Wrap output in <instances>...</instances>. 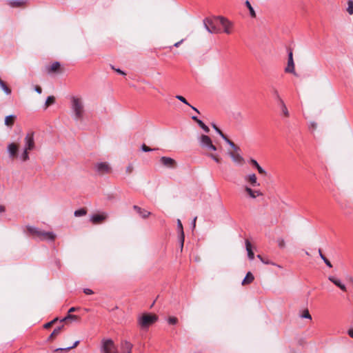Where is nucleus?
I'll list each match as a JSON object with an SVG mask.
<instances>
[{
  "mask_svg": "<svg viewBox=\"0 0 353 353\" xmlns=\"http://www.w3.org/2000/svg\"><path fill=\"white\" fill-rule=\"evenodd\" d=\"M72 117L76 122L81 121L85 113L84 100L79 96H71L70 98Z\"/></svg>",
  "mask_w": 353,
  "mask_h": 353,
  "instance_id": "f257e3e1",
  "label": "nucleus"
},
{
  "mask_svg": "<svg viewBox=\"0 0 353 353\" xmlns=\"http://www.w3.org/2000/svg\"><path fill=\"white\" fill-rule=\"evenodd\" d=\"M157 319V316L155 314H145L139 318L138 322L142 328H148L156 322Z\"/></svg>",
  "mask_w": 353,
  "mask_h": 353,
  "instance_id": "f03ea898",
  "label": "nucleus"
},
{
  "mask_svg": "<svg viewBox=\"0 0 353 353\" xmlns=\"http://www.w3.org/2000/svg\"><path fill=\"white\" fill-rule=\"evenodd\" d=\"M199 142L202 148L212 151L216 150V147L213 145L211 139L208 135L202 134L199 139Z\"/></svg>",
  "mask_w": 353,
  "mask_h": 353,
  "instance_id": "7ed1b4c3",
  "label": "nucleus"
},
{
  "mask_svg": "<svg viewBox=\"0 0 353 353\" xmlns=\"http://www.w3.org/2000/svg\"><path fill=\"white\" fill-rule=\"evenodd\" d=\"M216 21H219L217 17L214 19L205 18L203 20L204 27L209 33L212 34L218 32V30L216 27Z\"/></svg>",
  "mask_w": 353,
  "mask_h": 353,
  "instance_id": "20e7f679",
  "label": "nucleus"
},
{
  "mask_svg": "<svg viewBox=\"0 0 353 353\" xmlns=\"http://www.w3.org/2000/svg\"><path fill=\"white\" fill-rule=\"evenodd\" d=\"M116 347L114 341L110 339H103L101 341V353H111Z\"/></svg>",
  "mask_w": 353,
  "mask_h": 353,
  "instance_id": "39448f33",
  "label": "nucleus"
},
{
  "mask_svg": "<svg viewBox=\"0 0 353 353\" xmlns=\"http://www.w3.org/2000/svg\"><path fill=\"white\" fill-rule=\"evenodd\" d=\"M94 170L99 174L103 175L111 171V167L107 162H98L94 165Z\"/></svg>",
  "mask_w": 353,
  "mask_h": 353,
  "instance_id": "423d86ee",
  "label": "nucleus"
},
{
  "mask_svg": "<svg viewBox=\"0 0 353 353\" xmlns=\"http://www.w3.org/2000/svg\"><path fill=\"white\" fill-rule=\"evenodd\" d=\"M24 142H25V145H24L23 148H25L26 150H32L34 148L35 143H34V132H28L26 135V137L24 138Z\"/></svg>",
  "mask_w": 353,
  "mask_h": 353,
  "instance_id": "0eeeda50",
  "label": "nucleus"
},
{
  "mask_svg": "<svg viewBox=\"0 0 353 353\" xmlns=\"http://www.w3.org/2000/svg\"><path fill=\"white\" fill-rule=\"evenodd\" d=\"M272 93H273L275 99L279 103V104L281 105V110H282L283 114L285 116L288 117L289 116V112L288 110V108H287L284 101L281 98L278 90L276 88H272Z\"/></svg>",
  "mask_w": 353,
  "mask_h": 353,
  "instance_id": "6e6552de",
  "label": "nucleus"
},
{
  "mask_svg": "<svg viewBox=\"0 0 353 353\" xmlns=\"http://www.w3.org/2000/svg\"><path fill=\"white\" fill-rule=\"evenodd\" d=\"M285 71L286 72H290L294 74H296V72L294 70V60H293V54L291 50L289 51V52H288V66L285 68Z\"/></svg>",
  "mask_w": 353,
  "mask_h": 353,
  "instance_id": "1a4fd4ad",
  "label": "nucleus"
},
{
  "mask_svg": "<svg viewBox=\"0 0 353 353\" xmlns=\"http://www.w3.org/2000/svg\"><path fill=\"white\" fill-rule=\"evenodd\" d=\"M56 234L52 232H46L41 230L38 239L39 240H47L53 241L55 239Z\"/></svg>",
  "mask_w": 353,
  "mask_h": 353,
  "instance_id": "9d476101",
  "label": "nucleus"
},
{
  "mask_svg": "<svg viewBox=\"0 0 353 353\" xmlns=\"http://www.w3.org/2000/svg\"><path fill=\"white\" fill-rule=\"evenodd\" d=\"M228 154L234 163L242 165L244 163V159L241 156V153L234 154L233 152L228 151Z\"/></svg>",
  "mask_w": 353,
  "mask_h": 353,
  "instance_id": "9b49d317",
  "label": "nucleus"
},
{
  "mask_svg": "<svg viewBox=\"0 0 353 353\" xmlns=\"http://www.w3.org/2000/svg\"><path fill=\"white\" fill-rule=\"evenodd\" d=\"M160 161L165 167L168 168H174L176 165L175 160L170 157H162Z\"/></svg>",
  "mask_w": 353,
  "mask_h": 353,
  "instance_id": "f8f14e48",
  "label": "nucleus"
},
{
  "mask_svg": "<svg viewBox=\"0 0 353 353\" xmlns=\"http://www.w3.org/2000/svg\"><path fill=\"white\" fill-rule=\"evenodd\" d=\"M177 229H178V232H179V241H180V244H181V250H182L183 248L185 236H184L183 225H182V223L180 219H177Z\"/></svg>",
  "mask_w": 353,
  "mask_h": 353,
  "instance_id": "ddd939ff",
  "label": "nucleus"
},
{
  "mask_svg": "<svg viewBox=\"0 0 353 353\" xmlns=\"http://www.w3.org/2000/svg\"><path fill=\"white\" fill-rule=\"evenodd\" d=\"M245 181L249 183L252 187L259 186V183L257 181V178L255 174H250L245 175L244 177Z\"/></svg>",
  "mask_w": 353,
  "mask_h": 353,
  "instance_id": "4468645a",
  "label": "nucleus"
},
{
  "mask_svg": "<svg viewBox=\"0 0 353 353\" xmlns=\"http://www.w3.org/2000/svg\"><path fill=\"white\" fill-rule=\"evenodd\" d=\"M107 216H107L106 213H105V212H103L101 214H94L91 215L90 221L93 223H99L105 220Z\"/></svg>",
  "mask_w": 353,
  "mask_h": 353,
  "instance_id": "2eb2a0df",
  "label": "nucleus"
},
{
  "mask_svg": "<svg viewBox=\"0 0 353 353\" xmlns=\"http://www.w3.org/2000/svg\"><path fill=\"white\" fill-rule=\"evenodd\" d=\"M17 150H18V146L15 143H11L8 144V145L7 147V151L9 154L10 157L13 158V157H16Z\"/></svg>",
  "mask_w": 353,
  "mask_h": 353,
  "instance_id": "dca6fc26",
  "label": "nucleus"
},
{
  "mask_svg": "<svg viewBox=\"0 0 353 353\" xmlns=\"http://www.w3.org/2000/svg\"><path fill=\"white\" fill-rule=\"evenodd\" d=\"M217 19H219V23L223 26L224 32L226 34H230V22L225 18H224L223 17H217Z\"/></svg>",
  "mask_w": 353,
  "mask_h": 353,
  "instance_id": "f3484780",
  "label": "nucleus"
},
{
  "mask_svg": "<svg viewBox=\"0 0 353 353\" xmlns=\"http://www.w3.org/2000/svg\"><path fill=\"white\" fill-rule=\"evenodd\" d=\"M328 279L332 283H333L335 285L339 287L341 290L346 291L347 288H346L345 285L343 283H342V282L340 279H336L333 276H330L328 277Z\"/></svg>",
  "mask_w": 353,
  "mask_h": 353,
  "instance_id": "a211bd4d",
  "label": "nucleus"
},
{
  "mask_svg": "<svg viewBox=\"0 0 353 353\" xmlns=\"http://www.w3.org/2000/svg\"><path fill=\"white\" fill-rule=\"evenodd\" d=\"M132 344L128 341H124L121 343V348L123 351L121 353H132Z\"/></svg>",
  "mask_w": 353,
  "mask_h": 353,
  "instance_id": "6ab92c4d",
  "label": "nucleus"
},
{
  "mask_svg": "<svg viewBox=\"0 0 353 353\" xmlns=\"http://www.w3.org/2000/svg\"><path fill=\"white\" fill-rule=\"evenodd\" d=\"M133 208H134V210H135L137 211V212L139 214V216L143 219L147 218L150 214V212H148L144 209H142L137 205H134Z\"/></svg>",
  "mask_w": 353,
  "mask_h": 353,
  "instance_id": "aec40b11",
  "label": "nucleus"
},
{
  "mask_svg": "<svg viewBox=\"0 0 353 353\" xmlns=\"http://www.w3.org/2000/svg\"><path fill=\"white\" fill-rule=\"evenodd\" d=\"M245 191L249 194V196L252 198L255 199L256 197L262 195V193L259 190H253L249 187L245 188Z\"/></svg>",
  "mask_w": 353,
  "mask_h": 353,
  "instance_id": "412c9836",
  "label": "nucleus"
},
{
  "mask_svg": "<svg viewBox=\"0 0 353 353\" xmlns=\"http://www.w3.org/2000/svg\"><path fill=\"white\" fill-rule=\"evenodd\" d=\"M28 232L35 237H39L41 230L37 227L32 225L26 226Z\"/></svg>",
  "mask_w": 353,
  "mask_h": 353,
  "instance_id": "4be33fe9",
  "label": "nucleus"
},
{
  "mask_svg": "<svg viewBox=\"0 0 353 353\" xmlns=\"http://www.w3.org/2000/svg\"><path fill=\"white\" fill-rule=\"evenodd\" d=\"M245 248L248 252V256L250 260H253L254 258V252L252 250V245L248 240L245 241Z\"/></svg>",
  "mask_w": 353,
  "mask_h": 353,
  "instance_id": "5701e85b",
  "label": "nucleus"
},
{
  "mask_svg": "<svg viewBox=\"0 0 353 353\" xmlns=\"http://www.w3.org/2000/svg\"><path fill=\"white\" fill-rule=\"evenodd\" d=\"M26 3L24 0H10L8 1L10 6L12 8L21 7Z\"/></svg>",
  "mask_w": 353,
  "mask_h": 353,
  "instance_id": "b1692460",
  "label": "nucleus"
},
{
  "mask_svg": "<svg viewBox=\"0 0 353 353\" xmlns=\"http://www.w3.org/2000/svg\"><path fill=\"white\" fill-rule=\"evenodd\" d=\"M250 163L252 164L258 170L259 173L261 174H266V171L258 163V162L254 159H250Z\"/></svg>",
  "mask_w": 353,
  "mask_h": 353,
  "instance_id": "393cba45",
  "label": "nucleus"
},
{
  "mask_svg": "<svg viewBox=\"0 0 353 353\" xmlns=\"http://www.w3.org/2000/svg\"><path fill=\"white\" fill-rule=\"evenodd\" d=\"M16 118L14 114H10L5 118L4 123L7 126H12L14 123V120Z\"/></svg>",
  "mask_w": 353,
  "mask_h": 353,
  "instance_id": "a878e982",
  "label": "nucleus"
},
{
  "mask_svg": "<svg viewBox=\"0 0 353 353\" xmlns=\"http://www.w3.org/2000/svg\"><path fill=\"white\" fill-rule=\"evenodd\" d=\"M234 150V154L241 153V149L239 147L236 145L232 141H230L229 139H227L225 141Z\"/></svg>",
  "mask_w": 353,
  "mask_h": 353,
  "instance_id": "bb28decb",
  "label": "nucleus"
},
{
  "mask_svg": "<svg viewBox=\"0 0 353 353\" xmlns=\"http://www.w3.org/2000/svg\"><path fill=\"white\" fill-rule=\"evenodd\" d=\"M254 277L251 272H248L245 277L242 281V285L250 283L253 281Z\"/></svg>",
  "mask_w": 353,
  "mask_h": 353,
  "instance_id": "cd10ccee",
  "label": "nucleus"
},
{
  "mask_svg": "<svg viewBox=\"0 0 353 353\" xmlns=\"http://www.w3.org/2000/svg\"><path fill=\"white\" fill-rule=\"evenodd\" d=\"M60 67V63L58 61L54 62L48 69V72H55Z\"/></svg>",
  "mask_w": 353,
  "mask_h": 353,
  "instance_id": "c85d7f7f",
  "label": "nucleus"
},
{
  "mask_svg": "<svg viewBox=\"0 0 353 353\" xmlns=\"http://www.w3.org/2000/svg\"><path fill=\"white\" fill-rule=\"evenodd\" d=\"M212 128L214 129V130L216 132L217 134L220 135V137L225 141L227 139H228L223 132L216 125L215 123H212Z\"/></svg>",
  "mask_w": 353,
  "mask_h": 353,
  "instance_id": "c756f323",
  "label": "nucleus"
},
{
  "mask_svg": "<svg viewBox=\"0 0 353 353\" xmlns=\"http://www.w3.org/2000/svg\"><path fill=\"white\" fill-rule=\"evenodd\" d=\"M257 258L260 259V261L264 263V264H267V265H276V264L273 262H272L271 261L268 260V259H263L261 255L260 254H258L257 255ZM277 267L279 268H281L280 265H276Z\"/></svg>",
  "mask_w": 353,
  "mask_h": 353,
  "instance_id": "7c9ffc66",
  "label": "nucleus"
},
{
  "mask_svg": "<svg viewBox=\"0 0 353 353\" xmlns=\"http://www.w3.org/2000/svg\"><path fill=\"white\" fill-rule=\"evenodd\" d=\"M28 150H26V149L23 148V152L19 156V158L21 161H26L29 159V155H28Z\"/></svg>",
  "mask_w": 353,
  "mask_h": 353,
  "instance_id": "2f4dec72",
  "label": "nucleus"
},
{
  "mask_svg": "<svg viewBox=\"0 0 353 353\" xmlns=\"http://www.w3.org/2000/svg\"><path fill=\"white\" fill-rule=\"evenodd\" d=\"M245 6H247V8H248V10L250 11V16L252 17H256L255 11H254V8L251 6V4H250V1L248 0H247L245 1Z\"/></svg>",
  "mask_w": 353,
  "mask_h": 353,
  "instance_id": "473e14b6",
  "label": "nucleus"
},
{
  "mask_svg": "<svg viewBox=\"0 0 353 353\" xmlns=\"http://www.w3.org/2000/svg\"><path fill=\"white\" fill-rule=\"evenodd\" d=\"M197 123L205 132L208 133L210 132V128L201 120L197 121Z\"/></svg>",
  "mask_w": 353,
  "mask_h": 353,
  "instance_id": "72a5a7b5",
  "label": "nucleus"
},
{
  "mask_svg": "<svg viewBox=\"0 0 353 353\" xmlns=\"http://www.w3.org/2000/svg\"><path fill=\"white\" fill-rule=\"evenodd\" d=\"M54 101H55V98L53 96L48 97L47 99H46V103H45L46 108L48 106L53 104L54 103Z\"/></svg>",
  "mask_w": 353,
  "mask_h": 353,
  "instance_id": "f704fd0d",
  "label": "nucleus"
},
{
  "mask_svg": "<svg viewBox=\"0 0 353 353\" xmlns=\"http://www.w3.org/2000/svg\"><path fill=\"white\" fill-rule=\"evenodd\" d=\"M79 343V341H77L74 343V344L71 346H68V347H63V348H57L56 350L57 351H66V350H69L70 349H72L74 347H75L76 346H77V345Z\"/></svg>",
  "mask_w": 353,
  "mask_h": 353,
  "instance_id": "c9c22d12",
  "label": "nucleus"
},
{
  "mask_svg": "<svg viewBox=\"0 0 353 353\" xmlns=\"http://www.w3.org/2000/svg\"><path fill=\"white\" fill-rule=\"evenodd\" d=\"M74 214L75 216H77V217L82 216H84L86 214V210H84L83 208H81V209L75 210Z\"/></svg>",
  "mask_w": 353,
  "mask_h": 353,
  "instance_id": "e433bc0d",
  "label": "nucleus"
},
{
  "mask_svg": "<svg viewBox=\"0 0 353 353\" xmlns=\"http://www.w3.org/2000/svg\"><path fill=\"white\" fill-rule=\"evenodd\" d=\"M347 11L350 14H353V1L352 0H348Z\"/></svg>",
  "mask_w": 353,
  "mask_h": 353,
  "instance_id": "4c0bfd02",
  "label": "nucleus"
},
{
  "mask_svg": "<svg viewBox=\"0 0 353 353\" xmlns=\"http://www.w3.org/2000/svg\"><path fill=\"white\" fill-rule=\"evenodd\" d=\"M62 327H63V325L55 328L54 330V331L52 332V334L50 335L49 340L52 339L54 336L58 335L60 333Z\"/></svg>",
  "mask_w": 353,
  "mask_h": 353,
  "instance_id": "58836bf2",
  "label": "nucleus"
},
{
  "mask_svg": "<svg viewBox=\"0 0 353 353\" xmlns=\"http://www.w3.org/2000/svg\"><path fill=\"white\" fill-rule=\"evenodd\" d=\"M276 243L280 248L283 249L285 248V242L283 238H278Z\"/></svg>",
  "mask_w": 353,
  "mask_h": 353,
  "instance_id": "ea45409f",
  "label": "nucleus"
},
{
  "mask_svg": "<svg viewBox=\"0 0 353 353\" xmlns=\"http://www.w3.org/2000/svg\"><path fill=\"white\" fill-rule=\"evenodd\" d=\"M68 319L77 320V319H78V317H77V316H76V315L70 314L69 313L66 316H65L63 319H62L61 320V321H66V320H68Z\"/></svg>",
  "mask_w": 353,
  "mask_h": 353,
  "instance_id": "a19ab883",
  "label": "nucleus"
},
{
  "mask_svg": "<svg viewBox=\"0 0 353 353\" xmlns=\"http://www.w3.org/2000/svg\"><path fill=\"white\" fill-rule=\"evenodd\" d=\"M155 150H156L155 148H150L148 147L147 145H145V144H143L141 145V150L145 152L154 151Z\"/></svg>",
  "mask_w": 353,
  "mask_h": 353,
  "instance_id": "79ce46f5",
  "label": "nucleus"
},
{
  "mask_svg": "<svg viewBox=\"0 0 353 353\" xmlns=\"http://www.w3.org/2000/svg\"><path fill=\"white\" fill-rule=\"evenodd\" d=\"M175 97H176V99H177L178 100H179L184 104H185L187 105H190V103L187 101V100L183 97H182L181 95H176Z\"/></svg>",
  "mask_w": 353,
  "mask_h": 353,
  "instance_id": "37998d69",
  "label": "nucleus"
},
{
  "mask_svg": "<svg viewBox=\"0 0 353 353\" xmlns=\"http://www.w3.org/2000/svg\"><path fill=\"white\" fill-rule=\"evenodd\" d=\"M168 323L172 325H175L178 322V319L176 317H169L168 319Z\"/></svg>",
  "mask_w": 353,
  "mask_h": 353,
  "instance_id": "c03bdc74",
  "label": "nucleus"
},
{
  "mask_svg": "<svg viewBox=\"0 0 353 353\" xmlns=\"http://www.w3.org/2000/svg\"><path fill=\"white\" fill-rule=\"evenodd\" d=\"M301 316V318L312 319V316L310 314V313H309L307 310H305L303 312V314Z\"/></svg>",
  "mask_w": 353,
  "mask_h": 353,
  "instance_id": "a18cd8bd",
  "label": "nucleus"
},
{
  "mask_svg": "<svg viewBox=\"0 0 353 353\" xmlns=\"http://www.w3.org/2000/svg\"><path fill=\"white\" fill-rule=\"evenodd\" d=\"M111 68L112 70H114V71H116L117 73H119V74H120L121 75H125L126 74L125 72H123V70H121L119 68H115L114 66H113V65H111Z\"/></svg>",
  "mask_w": 353,
  "mask_h": 353,
  "instance_id": "49530a36",
  "label": "nucleus"
},
{
  "mask_svg": "<svg viewBox=\"0 0 353 353\" xmlns=\"http://www.w3.org/2000/svg\"><path fill=\"white\" fill-rule=\"evenodd\" d=\"M134 167L132 164H129L126 168V172L130 174L133 171Z\"/></svg>",
  "mask_w": 353,
  "mask_h": 353,
  "instance_id": "de8ad7c7",
  "label": "nucleus"
},
{
  "mask_svg": "<svg viewBox=\"0 0 353 353\" xmlns=\"http://www.w3.org/2000/svg\"><path fill=\"white\" fill-rule=\"evenodd\" d=\"M83 291L87 295H90L94 293V292L90 288H84Z\"/></svg>",
  "mask_w": 353,
  "mask_h": 353,
  "instance_id": "09e8293b",
  "label": "nucleus"
},
{
  "mask_svg": "<svg viewBox=\"0 0 353 353\" xmlns=\"http://www.w3.org/2000/svg\"><path fill=\"white\" fill-rule=\"evenodd\" d=\"M322 260L324 261V263L326 264L327 266H328L329 268L332 267L330 261L326 257H323V259Z\"/></svg>",
  "mask_w": 353,
  "mask_h": 353,
  "instance_id": "8fccbe9b",
  "label": "nucleus"
},
{
  "mask_svg": "<svg viewBox=\"0 0 353 353\" xmlns=\"http://www.w3.org/2000/svg\"><path fill=\"white\" fill-rule=\"evenodd\" d=\"M209 157L211 159H212L215 162L219 163V159L216 156H215L214 154H209Z\"/></svg>",
  "mask_w": 353,
  "mask_h": 353,
  "instance_id": "3c124183",
  "label": "nucleus"
},
{
  "mask_svg": "<svg viewBox=\"0 0 353 353\" xmlns=\"http://www.w3.org/2000/svg\"><path fill=\"white\" fill-rule=\"evenodd\" d=\"M183 41H184V39H181V40H180L179 41H178V42H176V43H175L174 44V47H176V48H178V47H179V46H180V45H181Z\"/></svg>",
  "mask_w": 353,
  "mask_h": 353,
  "instance_id": "603ef678",
  "label": "nucleus"
},
{
  "mask_svg": "<svg viewBox=\"0 0 353 353\" xmlns=\"http://www.w3.org/2000/svg\"><path fill=\"white\" fill-rule=\"evenodd\" d=\"M35 92H37L38 94H41L42 92V89L39 86H35L34 88Z\"/></svg>",
  "mask_w": 353,
  "mask_h": 353,
  "instance_id": "864d4df0",
  "label": "nucleus"
},
{
  "mask_svg": "<svg viewBox=\"0 0 353 353\" xmlns=\"http://www.w3.org/2000/svg\"><path fill=\"white\" fill-rule=\"evenodd\" d=\"M55 321H56V319H54L53 321H50V322H49V323H46V324L45 325V327H46V328H47V327H50V326L54 323V322Z\"/></svg>",
  "mask_w": 353,
  "mask_h": 353,
  "instance_id": "5fc2aeb1",
  "label": "nucleus"
},
{
  "mask_svg": "<svg viewBox=\"0 0 353 353\" xmlns=\"http://www.w3.org/2000/svg\"><path fill=\"white\" fill-rule=\"evenodd\" d=\"M78 310H79V308H77V307H70L69 309L68 313H71V312H75V311H77Z\"/></svg>",
  "mask_w": 353,
  "mask_h": 353,
  "instance_id": "6e6d98bb",
  "label": "nucleus"
},
{
  "mask_svg": "<svg viewBox=\"0 0 353 353\" xmlns=\"http://www.w3.org/2000/svg\"><path fill=\"white\" fill-rule=\"evenodd\" d=\"M196 219H197V217H196V216H195V217L194 218V219L192 220V228H194L196 227Z\"/></svg>",
  "mask_w": 353,
  "mask_h": 353,
  "instance_id": "4d7b16f0",
  "label": "nucleus"
},
{
  "mask_svg": "<svg viewBox=\"0 0 353 353\" xmlns=\"http://www.w3.org/2000/svg\"><path fill=\"white\" fill-rule=\"evenodd\" d=\"M348 334L351 338H353V329H350L348 330Z\"/></svg>",
  "mask_w": 353,
  "mask_h": 353,
  "instance_id": "13d9d810",
  "label": "nucleus"
},
{
  "mask_svg": "<svg viewBox=\"0 0 353 353\" xmlns=\"http://www.w3.org/2000/svg\"><path fill=\"white\" fill-rule=\"evenodd\" d=\"M310 128H312L313 129H315L316 128V123L314 122L310 123Z\"/></svg>",
  "mask_w": 353,
  "mask_h": 353,
  "instance_id": "bf43d9fd",
  "label": "nucleus"
},
{
  "mask_svg": "<svg viewBox=\"0 0 353 353\" xmlns=\"http://www.w3.org/2000/svg\"><path fill=\"white\" fill-rule=\"evenodd\" d=\"M189 106H190V107L193 110H194L196 112H197L198 114H199V111L198 110V109H197V108H196L195 107H194V106L191 105L190 104V105H189Z\"/></svg>",
  "mask_w": 353,
  "mask_h": 353,
  "instance_id": "052dcab7",
  "label": "nucleus"
},
{
  "mask_svg": "<svg viewBox=\"0 0 353 353\" xmlns=\"http://www.w3.org/2000/svg\"><path fill=\"white\" fill-rule=\"evenodd\" d=\"M319 256L321 258V259H323V257H325L323 254H322V252L321 250V249L319 250Z\"/></svg>",
  "mask_w": 353,
  "mask_h": 353,
  "instance_id": "680f3d73",
  "label": "nucleus"
},
{
  "mask_svg": "<svg viewBox=\"0 0 353 353\" xmlns=\"http://www.w3.org/2000/svg\"><path fill=\"white\" fill-rule=\"evenodd\" d=\"M5 210H6L5 207L1 205H0V213L5 212Z\"/></svg>",
  "mask_w": 353,
  "mask_h": 353,
  "instance_id": "e2e57ef3",
  "label": "nucleus"
},
{
  "mask_svg": "<svg viewBox=\"0 0 353 353\" xmlns=\"http://www.w3.org/2000/svg\"><path fill=\"white\" fill-rule=\"evenodd\" d=\"M191 118H192V119H193L194 121H195L196 123H197V121H200V119H199L197 118V117H196V116H192V117H191Z\"/></svg>",
  "mask_w": 353,
  "mask_h": 353,
  "instance_id": "0e129e2a",
  "label": "nucleus"
},
{
  "mask_svg": "<svg viewBox=\"0 0 353 353\" xmlns=\"http://www.w3.org/2000/svg\"><path fill=\"white\" fill-rule=\"evenodd\" d=\"M111 353H119L118 350H117V347L114 348V350Z\"/></svg>",
  "mask_w": 353,
  "mask_h": 353,
  "instance_id": "69168bd1",
  "label": "nucleus"
}]
</instances>
